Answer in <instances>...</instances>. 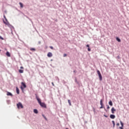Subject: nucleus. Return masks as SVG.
<instances>
[{
  "label": "nucleus",
  "mask_w": 129,
  "mask_h": 129,
  "mask_svg": "<svg viewBox=\"0 0 129 129\" xmlns=\"http://www.w3.org/2000/svg\"><path fill=\"white\" fill-rule=\"evenodd\" d=\"M34 113H38V110L34 109L33 110Z\"/></svg>",
  "instance_id": "nucleus-15"
},
{
  "label": "nucleus",
  "mask_w": 129,
  "mask_h": 129,
  "mask_svg": "<svg viewBox=\"0 0 129 129\" xmlns=\"http://www.w3.org/2000/svg\"><path fill=\"white\" fill-rule=\"evenodd\" d=\"M88 51L89 52H90V51H91V49H90V48L88 47Z\"/></svg>",
  "instance_id": "nucleus-23"
},
{
  "label": "nucleus",
  "mask_w": 129,
  "mask_h": 129,
  "mask_svg": "<svg viewBox=\"0 0 129 129\" xmlns=\"http://www.w3.org/2000/svg\"><path fill=\"white\" fill-rule=\"evenodd\" d=\"M100 109L101 108H103V106H101L100 107Z\"/></svg>",
  "instance_id": "nucleus-32"
},
{
  "label": "nucleus",
  "mask_w": 129,
  "mask_h": 129,
  "mask_svg": "<svg viewBox=\"0 0 129 129\" xmlns=\"http://www.w3.org/2000/svg\"><path fill=\"white\" fill-rule=\"evenodd\" d=\"M66 56H67V54L64 53L63 54V57H66Z\"/></svg>",
  "instance_id": "nucleus-25"
},
{
  "label": "nucleus",
  "mask_w": 129,
  "mask_h": 129,
  "mask_svg": "<svg viewBox=\"0 0 129 129\" xmlns=\"http://www.w3.org/2000/svg\"><path fill=\"white\" fill-rule=\"evenodd\" d=\"M110 118H112V119H114V118H115V115H114L113 114H111L110 115Z\"/></svg>",
  "instance_id": "nucleus-8"
},
{
  "label": "nucleus",
  "mask_w": 129,
  "mask_h": 129,
  "mask_svg": "<svg viewBox=\"0 0 129 129\" xmlns=\"http://www.w3.org/2000/svg\"><path fill=\"white\" fill-rule=\"evenodd\" d=\"M97 74L99 76L100 81H101L102 80V76L101 75V74L100 73V71L98 70L97 71Z\"/></svg>",
  "instance_id": "nucleus-3"
},
{
  "label": "nucleus",
  "mask_w": 129,
  "mask_h": 129,
  "mask_svg": "<svg viewBox=\"0 0 129 129\" xmlns=\"http://www.w3.org/2000/svg\"><path fill=\"white\" fill-rule=\"evenodd\" d=\"M119 128H120V129H123V128H122V126L121 127H120Z\"/></svg>",
  "instance_id": "nucleus-33"
},
{
  "label": "nucleus",
  "mask_w": 129,
  "mask_h": 129,
  "mask_svg": "<svg viewBox=\"0 0 129 129\" xmlns=\"http://www.w3.org/2000/svg\"><path fill=\"white\" fill-rule=\"evenodd\" d=\"M74 72L75 73V71H74Z\"/></svg>",
  "instance_id": "nucleus-34"
},
{
  "label": "nucleus",
  "mask_w": 129,
  "mask_h": 129,
  "mask_svg": "<svg viewBox=\"0 0 129 129\" xmlns=\"http://www.w3.org/2000/svg\"><path fill=\"white\" fill-rule=\"evenodd\" d=\"M19 73H24V70H19Z\"/></svg>",
  "instance_id": "nucleus-13"
},
{
  "label": "nucleus",
  "mask_w": 129,
  "mask_h": 129,
  "mask_svg": "<svg viewBox=\"0 0 129 129\" xmlns=\"http://www.w3.org/2000/svg\"><path fill=\"white\" fill-rule=\"evenodd\" d=\"M4 18L6 21V22L4 21V24H5V25H7V26H9V25H10V23H9V21H8V19H7V17H6V15H4Z\"/></svg>",
  "instance_id": "nucleus-4"
},
{
  "label": "nucleus",
  "mask_w": 129,
  "mask_h": 129,
  "mask_svg": "<svg viewBox=\"0 0 129 129\" xmlns=\"http://www.w3.org/2000/svg\"><path fill=\"white\" fill-rule=\"evenodd\" d=\"M51 84L53 86H55V85L54 84V83L52 82Z\"/></svg>",
  "instance_id": "nucleus-27"
},
{
  "label": "nucleus",
  "mask_w": 129,
  "mask_h": 129,
  "mask_svg": "<svg viewBox=\"0 0 129 129\" xmlns=\"http://www.w3.org/2000/svg\"><path fill=\"white\" fill-rule=\"evenodd\" d=\"M30 51H32V52H34L36 51V49L35 48H30Z\"/></svg>",
  "instance_id": "nucleus-19"
},
{
  "label": "nucleus",
  "mask_w": 129,
  "mask_h": 129,
  "mask_svg": "<svg viewBox=\"0 0 129 129\" xmlns=\"http://www.w3.org/2000/svg\"><path fill=\"white\" fill-rule=\"evenodd\" d=\"M116 110H115V109H114V107H112L111 108V112L112 113H114V111H116Z\"/></svg>",
  "instance_id": "nucleus-11"
},
{
  "label": "nucleus",
  "mask_w": 129,
  "mask_h": 129,
  "mask_svg": "<svg viewBox=\"0 0 129 129\" xmlns=\"http://www.w3.org/2000/svg\"><path fill=\"white\" fill-rule=\"evenodd\" d=\"M36 99L41 107H43L44 108H47V105H46V104H45V103L42 102L41 101V99L39 98V97H36Z\"/></svg>",
  "instance_id": "nucleus-1"
},
{
  "label": "nucleus",
  "mask_w": 129,
  "mask_h": 129,
  "mask_svg": "<svg viewBox=\"0 0 129 129\" xmlns=\"http://www.w3.org/2000/svg\"><path fill=\"white\" fill-rule=\"evenodd\" d=\"M0 39H1V40H4V38L2 37L1 36H0Z\"/></svg>",
  "instance_id": "nucleus-24"
},
{
  "label": "nucleus",
  "mask_w": 129,
  "mask_h": 129,
  "mask_svg": "<svg viewBox=\"0 0 129 129\" xmlns=\"http://www.w3.org/2000/svg\"><path fill=\"white\" fill-rule=\"evenodd\" d=\"M110 107L109 106L107 105V109H109Z\"/></svg>",
  "instance_id": "nucleus-28"
},
{
  "label": "nucleus",
  "mask_w": 129,
  "mask_h": 129,
  "mask_svg": "<svg viewBox=\"0 0 129 129\" xmlns=\"http://www.w3.org/2000/svg\"><path fill=\"white\" fill-rule=\"evenodd\" d=\"M66 129H68V128H66Z\"/></svg>",
  "instance_id": "nucleus-35"
},
{
  "label": "nucleus",
  "mask_w": 129,
  "mask_h": 129,
  "mask_svg": "<svg viewBox=\"0 0 129 129\" xmlns=\"http://www.w3.org/2000/svg\"><path fill=\"white\" fill-rule=\"evenodd\" d=\"M116 40L118 42H121L120 39L118 38V37H116Z\"/></svg>",
  "instance_id": "nucleus-20"
},
{
  "label": "nucleus",
  "mask_w": 129,
  "mask_h": 129,
  "mask_svg": "<svg viewBox=\"0 0 129 129\" xmlns=\"http://www.w3.org/2000/svg\"><path fill=\"white\" fill-rule=\"evenodd\" d=\"M86 47H87L88 48H89V44H87V45H86Z\"/></svg>",
  "instance_id": "nucleus-30"
},
{
  "label": "nucleus",
  "mask_w": 129,
  "mask_h": 129,
  "mask_svg": "<svg viewBox=\"0 0 129 129\" xmlns=\"http://www.w3.org/2000/svg\"><path fill=\"white\" fill-rule=\"evenodd\" d=\"M68 103L69 104L70 106H71L72 104H71V101L70 100H68Z\"/></svg>",
  "instance_id": "nucleus-18"
},
{
  "label": "nucleus",
  "mask_w": 129,
  "mask_h": 129,
  "mask_svg": "<svg viewBox=\"0 0 129 129\" xmlns=\"http://www.w3.org/2000/svg\"><path fill=\"white\" fill-rule=\"evenodd\" d=\"M20 69H24V67H20Z\"/></svg>",
  "instance_id": "nucleus-31"
},
{
  "label": "nucleus",
  "mask_w": 129,
  "mask_h": 129,
  "mask_svg": "<svg viewBox=\"0 0 129 129\" xmlns=\"http://www.w3.org/2000/svg\"><path fill=\"white\" fill-rule=\"evenodd\" d=\"M17 107L18 108H24V106H23L21 102H19L17 104Z\"/></svg>",
  "instance_id": "nucleus-5"
},
{
  "label": "nucleus",
  "mask_w": 129,
  "mask_h": 129,
  "mask_svg": "<svg viewBox=\"0 0 129 129\" xmlns=\"http://www.w3.org/2000/svg\"><path fill=\"white\" fill-rule=\"evenodd\" d=\"M112 122L113 123V127H114V126H115V122L113 120L112 121Z\"/></svg>",
  "instance_id": "nucleus-16"
},
{
  "label": "nucleus",
  "mask_w": 129,
  "mask_h": 129,
  "mask_svg": "<svg viewBox=\"0 0 129 129\" xmlns=\"http://www.w3.org/2000/svg\"><path fill=\"white\" fill-rule=\"evenodd\" d=\"M120 124L122 126V127L123 126V123H122V122L120 121Z\"/></svg>",
  "instance_id": "nucleus-22"
},
{
  "label": "nucleus",
  "mask_w": 129,
  "mask_h": 129,
  "mask_svg": "<svg viewBox=\"0 0 129 129\" xmlns=\"http://www.w3.org/2000/svg\"><path fill=\"white\" fill-rule=\"evenodd\" d=\"M7 95L8 96H13V94L10 92H7Z\"/></svg>",
  "instance_id": "nucleus-6"
},
{
  "label": "nucleus",
  "mask_w": 129,
  "mask_h": 129,
  "mask_svg": "<svg viewBox=\"0 0 129 129\" xmlns=\"http://www.w3.org/2000/svg\"><path fill=\"white\" fill-rule=\"evenodd\" d=\"M21 84L22 86H21V90L24 91V89H25V88H26V87H27V86L26 85V84H25V83H24V82H22Z\"/></svg>",
  "instance_id": "nucleus-2"
},
{
  "label": "nucleus",
  "mask_w": 129,
  "mask_h": 129,
  "mask_svg": "<svg viewBox=\"0 0 129 129\" xmlns=\"http://www.w3.org/2000/svg\"><path fill=\"white\" fill-rule=\"evenodd\" d=\"M109 105H110L111 106H112V101H110L109 102Z\"/></svg>",
  "instance_id": "nucleus-17"
},
{
  "label": "nucleus",
  "mask_w": 129,
  "mask_h": 129,
  "mask_svg": "<svg viewBox=\"0 0 129 129\" xmlns=\"http://www.w3.org/2000/svg\"><path fill=\"white\" fill-rule=\"evenodd\" d=\"M100 102L101 106H103V103L102 102V100H101Z\"/></svg>",
  "instance_id": "nucleus-14"
},
{
  "label": "nucleus",
  "mask_w": 129,
  "mask_h": 129,
  "mask_svg": "<svg viewBox=\"0 0 129 129\" xmlns=\"http://www.w3.org/2000/svg\"><path fill=\"white\" fill-rule=\"evenodd\" d=\"M116 125H117V126H118L119 125V123H116Z\"/></svg>",
  "instance_id": "nucleus-29"
},
{
  "label": "nucleus",
  "mask_w": 129,
  "mask_h": 129,
  "mask_svg": "<svg viewBox=\"0 0 129 129\" xmlns=\"http://www.w3.org/2000/svg\"><path fill=\"white\" fill-rule=\"evenodd\" d=\"M6 56L7 57H11V54L10 53V52L9 51H7L6 52Z\"/></svg>",
  "instance_id": "nucleus-9"
},
{
  "label": "nucleus",
  "mask_w": 129,
  "mask_h": 129,
  "mask_svg": "<svg viewBox=\"0 0 129 129\" xmlns=\"http://www.w3.org/2000/svg\"><path fill=\"white\" fill-rule=\"evenodd\" d=\"M19 5L21 8H24V5L22 4V3H19Z\"/></svg>",
  "instance_id": "nucleus-12"
},
{
  "label": "nucleus",
  "mask_w": 129,
  "mask_h": 129,
  "mask_svg": "<svg viewBox=\"0 0 129 129\" xmlns=\"http://www.w3.org/2000/svg\"><path fill=\"white\" fill-rule=\"evenodd\" d=\"M53 56V54H52L51 52H48L47 53V56L49 57V58L52 57Z\"/></svg>",
  "instance_id": "nucleus-7"
},
{
  "label": "nucleus",
  "mask_w": 129,
  "mask_h": 129,
  "mask_svg": "<svg viewBox=\"0 0 129 129\" xmlns=\"http://www.w3.org/2000/svg\"><path fill=\"white\" fill-rule=\"evenodd\" d=\"M16 92L17 94H20V90H19V88H18V87H16Z\"/></svg>",
  "instance_id": "nucleus-10"
},
{
  "label": "nucleus",
  "mask_w": 129,
  "mask_h": 129,
  "mask_svg": "<svg viewBox=\"0 0 129 129\" xmlns=\"http://www.w3.org/2000/svg\"><path fill=\"white\" fill-rule=\"evenodd\" d=\"M0 52H1V50H0Z\"/></svg>",
  "instance_id": "nucleus-36"
},
{
  "label": "nucleus",
  "mask_w": 129,
  "mask_h": 129,
  "mask_svg": "<svg viewBox=\"0 0 129 129\" xmlns=\"http://www.w3.org/2000/svg\"><path fill=\"white\" fill-rule=\"evenodd\" d=\"M49 48H50L51 49V50H53V46H50Z\"/></svg>",
  "instance_id": "nucleus-26"
},
{
  "label": "nucleus",
  "mask_w": 129,
  "mask_h": 129,
  "mask_svg": "<svg viewBox=\"0 0 129 129\" xmlns=\"http://www.w3.org/2000/svg\"><path fill=\"white\" fill-rule=\"evenodd\" d=\"M42 116L44 117V118H45V120H47V118L46 117V116H45V115H42Z\"/></svg>",
  "instance_id": "nucleus-21"
}]
</instances>
